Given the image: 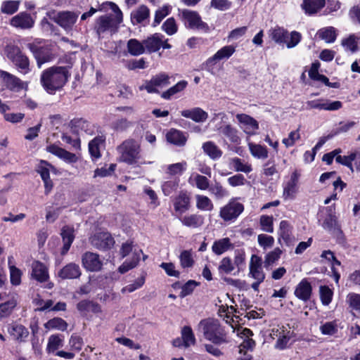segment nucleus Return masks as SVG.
Listing matches in <instances>:
<instances>
[{"label": "nucleus", "mask_w": 360, "mask_h": 360, "mask_svg": "<svg viewBox=\"0 0 360 360\" xmlns=\"http://www.w3.org/2000/svg\"><path fill=\"white\" fill-rule=\"evenodd\" d=\"M269 34L272 40L279 44H284L286 41V39L289 37L288 30L278 26L269 30Z\"/></svg>", "instance_id": "40"}, {"label": "nucleus", "mask_w": 360, "mask_h": 360, "mask_svg": "<svg viewBox=\"0 0 360 360\" xmlns=\"http://www.w3.org/2000/svg\"><path fill=\"white\" fill-rule=\"evenodd\" d=\"M230 165L236 172H241L248 174L252 171L250 164L238 158L231 159Z\"/></svg>", "instance_id": "50"}, {"label": "nucleus", "mask_w": 360, "mask_h": 360, "mask_svg": "<svg viewBox=\"0 0 360 360\" xmlns=\"http://www.w3.org/2000/svg\"><path fill=\"white\" fill-rule=\"evenodd\" d=\"M282 250L279 248H275L274 250L268 252L264 258V266L269 268L274 265L281 258Z\"/></svg>", "instance_id": "59"}, {"label": "nucleus", "mask_w": 360, "mask_h": 360, "mask_svg": "<svg viewBox=\"0 0 360 360\" xmlns=\"http://www.w3.org/2000/svg\"><path fill=\"white\" fill-rule=\"evenodd\" d=\"M179 18L186 28L199 30L205 33L210 32L209 25L202 20L198 12L188 9L179 10Z\"/></svg>", "instance_id": "5"}, {"label": "nucleus", "mask_w": 360, "mask_h": 360, "mask_svg": "<svg viewBox=\"0 0 360 360\" xmlns=\"http://www.w3.org/2000/svg\"><path fill=\"white\" fill-rule=\"evenodd\" d=\"M12 259H13V257H8V265H9V269H10L11 283L13 285H18L21 283L22 272L19 269L15 267L14 265H11Z\"/></svg>", "instance_id": "58"}, {"label": "nucleus", "mask_w": 360, "mask_h": 360, "mask_svg": "<svg viewBox=\"0 0 360 360\" xmlns=\"http://www.w3.org/2000/svg\"><path fill=\"white\" fill-rule=\"evenodd\" d=\"M300 178V174L297 171L293 172L290 179L283 184V196L285 200L293 199L297 191V184Z\"/></svg>", "instance_id": "20"}, {"label": "nucleus", "mask_w": 360, "mask_h": 360, "mask_svg": "<svg viewBox=\"0 0 360 360\" xmlns=\"http://www.w3.org/2000/svg\"><path fill=\"white\" fill-rule=\"evenodd\" d=\"M172 203L176 216H181L189 210L191 207V198L186 191H181L174 198Z\"/></svg>", "instance_id": "16"}, {"label": "nucleus", "mask_w": 360, "mask_h": 360, "mask_svg": "<svg viewBox=\"0 0 360 360\" xmlns=\"http://www.w3.org/2000/svg\"><path fill=\"white\" fill-rule=\"evenodd\" d=\"M181 335L184 347H189L190 346L195 344L196 340L192 328L190 326H186L183 327Z\"/></svg>", "instance_id": "53"}, {"label": "nucleus", "mask_w": 360, "mask_h": 360, "mask_svg": "<svg viewBox=\"0 0 360 360\" xmlns=\"http://www.w3.org/2000/svg\"><path fill=\"white\" fill-rule=\"evenodd\" d=\"M321 257L326 259L330 263L333 276L336 283H338L340 278V274L338 269V266H340V262L336 259L333 252L330 250L323 251Z\"/></svg>", "instance_id": "24"}, {"label": "nucleus", "mask_w": 360, "mask_h": 360, "mask_svg": "<svg viewBox=\"0 0 360 360\" xmlns=\"http://www.w3.org/2000/svg\"><path fill=\"white\" fill-rule=\"evenodd\" d=\"M360 38L354 34L349 35L347 38L342 39V46L345 51H349L354 53L359 49V43Z\"/></svg>", "instance_id": "52"}, {"label": "nucleus", "mask_w": 360, "mask_h": 360, "mask_svg": "<svg viewBox=\"0 0 360 360\" xmlns=\"http://www.w3.org/2000/svg\"><path fill=\"white\" fill-rule=\"evenodd\" d=\"M82 262L84 269L92 272L100 271L103 266L99 255L91 252H86L82 255Z\"/></svg>", "instance_id": "18"}, {"label": "nucleus", "mask_w": 360, "mask_h": 360, "mask_svg": "<svg viewBox=\"0 0 360 360\" xmlns=\"http://www.w3.org/2000/svg\"><path fill=\"white\" fill-rule=\"evenodd\" d=\"M34 19L27 12H20L10 20V25L15 28L28 30L33 27Z\"/></svg>", "instance_id": "17"}, {"label": "nucleus", "mask_w": 360, "mask_h": 360, "mask_svg": "<svg viewBox=\"0 0 360 360\" xmlns=\"http://www.w3.org/2000/svg\"><path fill=\"white\" fill-rule=\"evenodd\" d=\"M181 266L183 268H190L194 264V259L191 250H184L179 255Z\"/></svg>", "instance_id": "63"}, {"label": "nucleus", "mask_w": 360, "mask_h": 360, "mask_svg": "<svg viewBox=\"0 0 360 360\" xmlns=\"http://www.w3.org/2000/svg\"><path fill=\"white\" fill-rule=\"evenodd\" d=\"M319 37L327 43H333L336 39L335 29L333 27H328L321 29L318 32Z\"/></svg>", "instance_id": "57"}, {"label": "nucleus", "mask_w": 360, "mask_h": 360, "mask_svg": "<svg viewBox=\"0 0 360 360\" xmlns=\"http://www.w3.org/2000/svg\"><path fill=\"white\" fill-rule=\"evenodd\" d=\"M188 86V82L186 80H181L176 84L169 88L167 90L163 91L160 96L165 100H170L174 96L182 92Z\"/></svg>", "instance_id": "39"}, {"label": "nucleus", "mask_w": 360, "mask_h": 360, "mask_svg": "<svg viewBox=\"0 0 360 360\" xmlns=\"http://www.w3.org/2000/svg\"><path fill=\"white\" fill-rule=\"evenodd\" d=\"M196 207L202 211H212L214 208V205L212 200L206 195H196Z\"/></svg>", "instance_id": "54"}, {"label": "nucleus", "mask_w": 360, "mask_h": 360, "mask_svg": "<svg viewBox=\"0 0 360 360\" xmlns=\"http://www.w3.org/2000/svg\"><path fill=\"white\" fill-rule=\"evenodd\" d=\"M90 240L93 246L101 250L110 249L115 244L114 238L108 232L97 233L90 238Z\"/></svg>", "instance_id": "15"}, {"label": "nucleus", "mask_w": 360, "mask_h": 360, "mask_svg": "<svg viewBox=\"0 0 360 360\" xmlns=\"http://www.w3.org/2000/svg\"><path fill=\"white\" fill-rule=\"evenodd\" d=\"M60 235L63 242L61 254L65 255L70 250L75 239L74 229L69 226H63L61 229Z\"/></svg>", "instance_id": "30"}, {"label": "nucleus", "mask_w": 360, "mask_h": 360, "mask_svg": "<svg viewBox=\"0 0 360 360\" xmlns=\"http://www.w3.org/2000/svg\"><path fill=\"white\" fill-rule=\"evenodd\" d=\"M143 256V259L145 260L147 256L143 255V251L141 249H135L133 252V256L129 259H127L118 269L120 274H124L130 269L136 267Z\"/></svg>", "instance_id": "22"}, {"label": "nucleus", "mask_w": 360, "mask_h": 360, "mask_svg": "<svg viewBox=\"0 0 360 360\" xmlns=\"http://www.w3.org/2000/svg\"><path fill=\"white\" fill-rule=\"evenodd\" d=\"M164 36L160 33H155L143 40L145 51L154 53L158 51L162 46Z\"/></svg>", "instance_id": "23"}, {"label": "nucleus", "mask_w": 360, "mask_h": 360, "mask_svg": "<svg viewBox=\"0 0 360 360\" xmlns=\"http://www.w3.org/2000/svg\"><path fill=\"white\" fill-rule=\"evenodd\" d=\"M218 129L219 133L226 137L231 143L236 146L240 143L241 139L239 136V132L238 129L232 125L229 124H225L220 127Z\"/></svg>", "instance_id": "28"}, {"label": "nucleus", "mask_w": 360, "mask_h": 360, "mask_svg": "<svg viewBox=\"0 0 360 360\" xmlns=\"http://www.w3.org/2000/svg\"><path fill=\"white\" fill-rule=\"evenodd\" d=\"M188 181L191 186H195L201 191L209 189L210 186V181L205 176L197 173L192 174Z\"/></svg>", "instance_id": "38"}, {"label": "nucleus", "mask_w": 360, "mask_h": 360, "mask_svg": "<svg viewBox=\"0 0 360 360\" xmlns=\"http://www.w3.org/2000/svg\"><path fill=\"white\" fill-rule=\"evenodd\" d=\"M237 269L233 264V260L229 257H223L218 266V272L219 274L233 275L236 276Z\"/></svg>", "instance_id": "35"}, {"label": "nucleus", "mask_w": 360, "mask_h": 360, "mask_svg": "<svg viewBox=\"0 0 360 360\" xmlns=\"http://www.w3.org/2000/svg\"><path fill=\"white\" fill-rule=\"evenodd\" d=\"M244 210V205L237 200L231 198L228 203L220 208L219 217L224 221H234Z\"/></svg>", "instance_id": "8"}, {"label": "nucleus", "mask_w": 360, "mask_h": 360, "mask_svg": "<svg viewBox=\"0 0 360 360\" xmlns=\"http://www.w3.org/2000/svg\"><path fill=\"white\" fill-rule=\"evenodd\" d=\"M49 167V164L46 161H41L37 168V172L40 174L44 182L46 193H49L53 187L52 182L50 180Z\"/></svg>", "instance_id": "34"}, {"label": "nucleus", "mask_w": 360, "mask_h": 360, "mask_svg": "<svg viewBox=\"0 0 360 360\" xmlns=\"http://www.w3.org/2000/svg\"><path fill=\"white\" fill-rule=\"evenodd\" d=\"M19 6V1H5L1 4V11L4 13L12 15L18 10Z\"/></svg>", "instance_id": "61"}, {"label": "nucleus", "mask_w": 360, "mask_h": 360, "mask_svg": "<svg viewBox=\"0 0 360 360\" xmlns=\"http://www.w3.org/2000/svg\"><path fill=\"white\" fill-rule=\"evenodd\" d=\"M78 13L72 11L58 12L53 17V20L66 31H70L75 24Z\"/></svg>", "instance_id": "12"}, {"label": "nucleus", "mask_w": 360, "mask_h": 360, "mask_svg": "<svg viewBox=\"0 0 360 360\" xmlns=\"http://www.w3.org/2000/svg\"><path fill=\"white\" fill-rule=\"evenodd\" d=\"M307 109H319L325 110H337L342 108V104L340 101H336L328 102V101L320 98L313 101H309L306 103Z\"/></svg>", "instance_id": "19"}, {"label": "nucleus", "mask_w": 360, "mask_h": 360, "mask_svg": "<svg viewBox=\"0 0 360 360\" xmlns=\"http://www.w3.org/2000/svg\"><path fill=\"white\" fill-rule=\"evenodd\" d=\"M208 191L217 200H221L229 196V191L218 181H214L210 184Z\"/></svg>", "instance_id": "41"}, {"label": "nucleus", "mask_w": 360, "mask_h": 360, "mask_svg": "<svg viewBox=\"0 0 360 360\" xmlns=\"http://www.w3.org/2000/svg\"><path fill=\"white\" fill-rule=\"evenodd\" d=\"M198 330L203 337L214 345H221L226 342V334L219 321L213 319H205L200 321Z\"/></svg>", "instance_id": "4"}, {"label": "nucleus", "mask_w": 360, "mask_h": 360, "mask_svg": "<svg viewBox=\"0 0 360 360\" xmlns=\"http://www.w3.org/2000/svg\"><path fill=\"white\" fill-rule=\"evenodd\" d=\"M167 174L172 176L181 175L187 169V163L186 161L171 164L164 167Z\"/></svg>", "instance_id": "46"}, {"label": "nucleus", "mask_w": 360, "mask_h": 360, "mask_svg": "<svg viewBox=\"0 0 360 360\" xmlns=\"http://www.w3.org/2000/svg\"><path fill=\"white\" fill-rule=\"evenodd\" d=\"M236 46L234 45H226L219 49L214 54L219 60L229 59L235 52Z\"/></svg>", "instance_id": "60"}, {"label": "nucleus", "mask_w": 360, "mask_h": 360, "mask_svg": "<svg viewBox=\"0 0 360 360\" xmlns=\"http://www.w3.org/2000/svg\"><path fill=\"white\" fill-rule=\"evenodd\" d=\"M322 226L328 231L339 229L338 219L335 214L332 212L328 213L322 223Z\"/></svg>", "instance_id": "56"}, {"label": "nucleus", "mask_w": 360, "mask_h": 360, "mask_svg": "<svg viewBox=\"0 0 360 360\" xmlns=\"http://www.w3.org/2000/svg\"><path fill=\"white\" fill-rule=\"evenodd\" d=\"M105 138L103 136L95 137L89 143V151L91 156L95 159L101 157L100 148L104 143Z\"/></svg>", "instance_id": "44"}, {"label": "nucleus", "mask_w": 360, "mask_h": 360, "mask_svg": "<svg viewBox=\"0 0 360 360\" xmlns=\"http://www.w3.org/2000/svg\"><path fill=\"white\" fill-rule=\"evenodd\" d=\"M248 147L251 155L257 159H266L268 157V150L266 146L249 143Z\"/></svg>", "instance_id": "51"}, {"label": "nucleus", "mask_w": 360, "mask_h": 360, "mask_svg": "<svg viewBox=\"0 0 360 360\" xmlns=\"http://www.w3.org/2000/svg\"><path fill=\"white\" fill-rule=\"evenodd\" d=\"M248 276L254 280L264 281L265 273L263 270L262 259L257 255H252L249 262Z\"/></svg>", "instance_id": "14"}, {"label": "nucleus", "mask_w": 360, "mask_h": 360, "mask_svg": "<svg viewBox=\"0 0 360 360\" xmlns=\"http://www.w3.org/2000/svg\"><path fill=\"white\" fill-rule=\"evenodd\" d=\"M46 150L68 163H74L77 160V157L75 154L68 152L55 144L48 146L46 147Z\"/></svg>", "instance_id": "21"}, {"label": "nucleus", "mask_w": 360, "mask_h": 360, "mask_svg": "<svg viewBox=\"0 0 360 360\" xmlns=\"http://www.w3.org/2000/svg\"><path fill=\"white\" fill-rule=\"evenodd\" d=\"M149 16V8L145 5H141L131 13V21L133 25L145 23L148 20Z\"/></svg>", "instance_id": "27"}, {"label": "nucleus", "mask_w": 360, "mask_h": 360, "mask_svg": "<svg viewBox=\"0 0 360 360\" xmlns=\"http://www.w3.org/2000/svg\"><path fill=\"white\" fill-rule=\"evenodd\" d=\"M233 248V245L229 238H223L215 240L212 246V252L217 255H221Z\"/></svg>", "instance_id": "33"}, {"label": "nucleus", "mask_w": 360, "mask_h": 360, "mask_svg": "<svg viewBox=\"0 0 360 360\" xmlns=\"http://www.w3.org/2000/svg\"><path fill=\"white\" fill-rule=\"evenodd\" d=\"M32 276L39 282L46 281L49 278L47 267L40 262H33L32 264Z\"/></svg>", "instance_id": "26"}, {"label": "nucleus", "mask_w": 360, "mask_h": 360, "mask_svg": "<svg viewBox=\"0 0 360 360\" xmlns=\"http://www.w3.org/2000/svg\"><path fill=\"white\" fill-rule=\"evenodd\" d=\"M169 79V75L160 72L150 79L145 80L139 89L140 91L146 90L148 94H160V89L165 88L170 84Z\"/></svg>", "instance_id": "7"}, {"label": "nucleus", "mask_w": 360, "mask_h": 360, "mask_svg": "<svg viewBox=\"0 0 360 360\" xmlns=\"http://www.w3.org/2000/svg\"><path fill=\"white\" fill-rule=\"evenodd\" d=\"M326 4L325 0H303L302 8L307 15L317 13Z\"/></svg>", "instance_id": "31"}, {"label": "nucleus", "mask_w": 360, "mask_h": 360, "mask_svg": "<svg viewBox=\"0 0 360 360\" xmlns=\"http://www.w3.org/2000/svg\"><path fill=\"white\" fill-rule=\"evenodd\" d=\"M181 224L187 227L197 229L204 224V217L198 214L185 215L179 218Z\"/></svg>", "instance_id": "32"}, {"label": "nucleus", "mask_w": 360, "mask_h": 360, "mask_svg": "<svg viewBox=\"0 0 360 360\" xmlns=\"http://www.w3.org/2000/svg\"><path fill=\"white\" fill-rule=\"evenodd\" d=\"M162 30L168 35L172 36L178 31V25L174 18H167L162 25Z\"/></svg>", "instance_id": "62"}, {"label": "nucleus", "mask_w": 360, "mask_h": 360, "mask_svg": "<svg viewBox=\"0 0 360 360\" xmlns=\"http://www.w3.org/2000/svg\"><path fill=\"white\" fill-rule=\"evenodd\" d=\"M127 48L129 53L137 56L145 53L143 41H139L136 39H131L127 41Z\"/></svg>", "instance_id": "45"}, {"label": "nucleus", "mask_w": 360, "mask_h": 360, "mask_svg": "<svg viewBox=\"0 0 360 360\" xmlns=\"http://www.w3.org/2000/svg\"><path fill=\"white\" fill-rule=\"evenodd\" d=\"M181 115L184 117L189 118L195 122H203L208 117L207 112L198 107L184 110L181 111Z\"/></svg>", "instance_id": "25"}, {"label": "nucleus", "mask_w": 360, "mask_h": 360, "mask_svg": "<svg viewBox=\"0 0 360 360\" xmlns=\"http://www.w3.org/2000/svg\"><path fill=\"white\" fill-rule=\"evenodd\" d=\"M44 328L47 330H58L65 331L68 328V323L61 318L55 317L49 320L44 325Z\"/></svg>", "instance_id": "47"}, {"label": "nucleus", "mask_w": 360, "mask_h": 360, "mask_svg": "<svg viewBox=\"0 0 360 360\" xmlns=\"http://www.w3.org/2000/svg\"><path fill=\"white\" fill-rule=\"evenodd\" d=\"M64 340L62 335L58 334L51 335L49 339L46 346L48 353H53L63 345Z\"/></svg>", "instance_id": "48"}, {"label": "nucleus", "mask_w": 360, "mask_h": 360, "mask_svg": "<svg viewBox=\"0 0 360 360\" xmlns=\"http://www.w3.org/2000/svg\"><path fill=\"white\" fill-rule=\"evenodd\" d=\"M311 294V284L305 279L302 280L296 287L295 296L301 300L307 301Z\"/></svg>", "instance_id": "36"}, {"label": "nucleus", "mask_w": 360, "mask_h": 360, "mask_svg": "<svg viewBox=\"0 0 360 360\" xmlns=\"http://www.w3.org/2000/svg\"><path fill=\"white\" fill-rule=\"evenodd\" d=\"M278 234L285 242H288L291 236V226L288 221H281L279 226Z\"/></svg>", "instance_id": "64"}, {"label": "nucleus", "mask_w": 360, "mask_h": 360, "mask_svg": "<svg viewBox=\"0 0 360 360\" xmlns=\"http://www.w3.org/2000/svg\"><path fill=\"white\" fill-rule=\"evenodd\" d=\"M70 77L68 68L53 66L44 70L41 75V84L49 94H55L65 86Z\"/></svg>", "instance_id": "1"}, {"label": "nucleus", "mask_w": 360, "mask_h": 360, "mask_svg": "<svg viewBox=\"0 0 360 360\" xmlns=\"http://www.w3.org/2000/svg\"><path fill=\"white\" fill-rule=\"evenodd\" d=\"M58 275L62 279H74L80 276L81 270L78 264L70 263L61 269Z\"/></svg>", "instance_id": "29"}, {"label": "nucleus", "mask_w": 360, "mask_h": 360, "mask_svg": "<svg viewBox=\"0 0 360 360\" xmlns=\"http://www.w3.org/2000/svg\"><path fill=\"white\" fill-rule=\"evenodd\" d=\"M6 53L18 70L26 74L30 71V61L28 58L21 51L17 46L9 44L6 47Z\"/></svg>", "instance_id": "6"}, {"label": "nucleus", "mask_w": 360, "mask_h": 360, "mask_svg": "<svg viewBox=\"0 0 360 360\" xmlns=\"http://www.w3.org/2000/svg\"><path fill=\"white\" fill-rule=\"evenodd\" d=\"M167 141L176 146H184L186 142V137L184 134L176 129H170L166 134Z\"/></svg>", "instance_id": "42"}, {"label": "nucleus", "mask_w": 360, "mask_h": 360, "mask_svg": "<svg viewBox=\"0 0 360 360\" xmlns=\"http://www.w3.org/2000/svg\"><path fill=\"white\" fill-rule=\"evenodd\" d=\"M107 4L110 6V9L113 11L115 15H103L96 20L94 29L99 37L106 32L110 34L117 32L120 25L123 21L122 12L117 5L115 3H108Z\"/></svg>", "instance_id": "2"}, {"label": "nucleus", "mask_w": 360, "mask_h": 360, "mask_svg": "<svg viewBox=\"0 0 360 360\" xmlns=\"http://www.w3.org/2000/svg\"><path fill=\"white\" fill-rule=\"evenodd\" d=\"M0 80L6 89L13 91L18 92L22 89H26L27 87L26 83L6 71H0Z\"/></svg>", "instance_id": "11"}, {"label": "nucleus", "mask_w": 360, "mask_h": 360, "mask_svg": "<svg viewBox=\"0 0 360 360\" xmlns=\"http://www.w3.org/2000/svg\"><path fill=\"white\" fill-rule=\"evenodd\" d=\"M179 184V179L176 177H172L169 179L165 181L162 184V190L165 195H169L174 192Z\"/></svg>", "instance_id": "55"}, {"label": "nucleus", "mask_w": 360, "mask_h": 360, "mask_svg": "<svg viewBox=\"0 0 360 360\" xmlns=\"http://www.w3.org/2000/svg\"><path fill=\"white\" fill-rule=\"evenodd\" d=\"M117 150L120 162L136 166L153 163L151 161L146 162L142 160L140 144L134 139L125 140L117 147Z\"/></svg>", "instance_id": "3"}, {"label": "nucleus", "mask_w": 360, "mask_h": 360, "mask_svg": "<svg viewBox=\"0 0 360 360\" xmlns=\"http://www.w3.org/2000/svg\"><path fill=\"white\" fill-rule=\"evenodd\" d=\"M29 49L34 54L39 68L44 63L51 61L54 58V53L51 44H30Z\"/></svg>", "instance_id": "9"}, {"label": "nucleus", "mask_w": 360, "mask_h": 360, "mask_svg": "<svg viewBox=\"0 0 360 360\" xmlns=\"http://www.w3.org/2000/svg\"><path fill=\"white\" fill-rule=\"evenodd\" d=\"M71 127L77 133L84 131L86 134H91L92 132L91 124L82 118L72 120L71 121Z\"/></svg>", "instance_id": "49"}, {"label": "nucleus", "mask_w": 360, "mask_h": 360, "mask_svg": "<svg viewBox=\"0 0 360 360\" xmlns=\"http://www.w3.org/2000/svg\"><path fill=\"white\" fill-rule=\"evenodd\" d=\"M8 333L18 341H24L28 336L27 329L21 324H11L8 327Z\"/></svg>", "instance_id": "37"}, {"label": "nucleus", "mask_w": 360, "mask_h": 360, "mask_svg": "<svg viewBox=\"0 0 360 360\" xmlns=\"http://www.w3.org/2000/svg\"><path fill=\"white\" fill-rule=\"evenodd\" d=\"M202 149L204 153L212 160H217L222 155L221 150L212 141L204 143Z\"/></svg>", "instance_id": "43"}, {"label": "nucleus", "mask_w": 360, "mask_h": 360, "mask_svg": "<svg viewBox=\"0 0 360 360\" xmlns=\"http://www.w3.org/2000/svg\"><path fill=\"white\" fill-rule=\"evenodd\" d=\"M0 322L10 317L18 305L17 297L13 294L0 292Z\"/></svg>", "instance_id": "10"}, {"label": "nucleus", "mask_w": 360, "mask_h": 360, "mask_svg": "<svg viewBox=\"0 0 360 360\" xmlns=\"http://www.w3.org/2000/svg\"><path fill=\"white\" fill-rule=\"evenodd\" d=\"M240 128L248 135H254L259 129L258 122L252 117L240 113L236 115Z\"/></svg>", "instance_id": "13"}]
</instances>
